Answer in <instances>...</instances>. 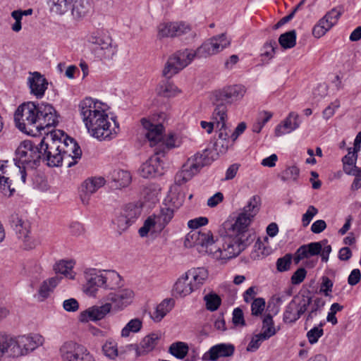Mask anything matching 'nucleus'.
<instances>
[{
  "label": "nucleus",
  "mask_w": 361,
  "mask_h": 361,
  "mask_svg": "<svg viewBox=\"0 0 361 361\" xmlns=\"http://www.w3.org/2000/svg\"><path fill=\"white\" fill-rule=\"evenodd\" d=\"M234 142L231 140H216L214 145V149L215 152L219 154H225L230 147L233 145Z\"/></svg>",
  "instance_id": "57"
},
{
  "label": "nucleus",
  "mask_w": 361,
  "mask_h": 361,
  "mask_svg": "<svg viewBox=\"0 0 361 361\" xmlns=\"http://www.w3.org/2000/svg\"><path fill=\"white\" fill-rule=\"evenodd\" d=\"M0 336L4 338V341L0 344V348L1 347L4 348L3 354L6 352L10 356L16 357L34 351L44 343V338L39 334H30L15 338H8L7 335L0 331Z\"/></svg>",
  "instance_id": "5"
},
{
  "label": "nucleus",
  "mask_w": 361,
  "mask_h": 361,
  "mask_svg": "<svg viewBox=\"0 0 361 361\" xmlns=\"http://www.w3.org/2000/svg\"><path fill=\"white\" fill-rule=\"evenodd\" d=\"M310 299L300 298L298 302L292 300L286 306L283 312V321L286 323L295 322L302 314L308 311Z\"/></svg>",
  "instance_id": "20"
},
{
  "label": "nucleus",
  "mask_w": 361,
  "mask_h": 361,
  "mask_svg": "<svg viewBox=\"0 0 361 361\" xmlns=\"http://www.w3.org/2000/svg\"><path fill=\"white\" fill-rule=\"evenodd\" d=\"M102 352L106 357L116 359L118 354L117 343L111 339L107 340L102 345Z\"/></svg>",
  "instance_id": "48"
},
{
  "label": "nucleus",
  "mask_w": 361,
  "mask_h": 361,
  "mask_svg": "<svg viewBox=\"0 0 361 361\" xmlns=\"http://www.w3.org/2000/svg\"><path fill=\"white\" fill-rule=\"evenodd\" d=\"M114 223L116 225L120 233L127 230L128 227L132 225L129 222V220L126 219V216H124L122 212L115 219Z\"/></svg>",
  "instance_id": "58"
},
{
  "label": "nucleus",
  "mask_w": 361,
  "mask_h": 361,
  "mask_svg": "<svg viewBox=\"0 0 361 361\" xmlns=\"http://www.w3.org/2000/svg\"><path fill=\"white\" fill-rule=\"evenodd\" d=\"M259 197L255 195L250 198L235 223L226 228V234L216 240V245L214 247L213 234L207 229L190 232L185 237V246L197 247L199 252H209L215 259L222 263L236 257L250 243L247 228L259 211Z\"/></svg>",
  "instance_id": "1"
},
{
  "label": "nucleus",
  "mask_w": 361,
  "mask_h": 361,
  "mask_svg": "<svg viewBox=\"0 0 361 361\" xmlns=\"http://www.w3.org/2000/svg\"><path fill=\"white\" fill-rule=\"evenodd\" d=\"M57 140L60 145L63 162L67 165V167H71L76 164L82 155V150L76 141L65 133L64 136Z\"/></svg>",
  "instance_id": "16"
},
{
  "label": "nucleus",
  "mask_w": 361,
  "mask_h": 361,
  "mask_svg": "<svg viewBox=\"0 0 361 361\" xmlns=\"http://www.w3.org/2000/svg\"><path fill=\"white\" fill-rule=\"evenodd\" d=\"M74 0H49L48 4L52 13L62 15L68 11Z\"/></svg>",
  "instance_id": "40"
},
{
  "label": "nucleus",
  "mask_w": 361,
  "mask_h": 361,
  "mask_svg": "<svg viewBox=\"0 0 361 361\" xmlns=\"http://www.w3.org/2000/svg\"><path fill=\"white\" fill-rule=\"evenodd\" d=\"M190 29L189 24H159L158 35L161 37H173L185 34Z\"/></svg>",
  "instance_id": "29"
},
{
  "label": "nucleus",
  "mask_w": 361,
  "mask_h": 361,
  "mask_svg": "<svg viewBox=\"0 0 361 361\" xmlns=\"http://www.w3.org/2000/svg\"><path fill=\"white\" fill-rule=\"evenodd\" d=\"M174 300L171 298L165 299L159 303L151 314V318L155 322H159L173 309Z\"/></svg>",
  "instance_id": "34"
},
{
  "label": "nucleus",
  "mask_w": 361,
  "mask_h": 361,
  "mask_svg": "<svg viewBox=\"0 0 361 361\" xmlns=\"http://www.w3.org/2000/svg\"><path fill=\"white\" fill-rule=\"evenodd\" d=\"M107 181L112 188L121 189L130 184L131 176L127 171L120 169H114L109 173Z\"/></svg>",
  "instance_id": "28"
},
{
  "label": "nucleus",
  "mask_w": 361,
  "mask_h": 361,
  "mask_svg": "<svg viewBox=\"0 0 361 361\" xmlns=\"http://www.w3.org/2000/svg\"><path fill=\"white\" fill-rule=\"evenodd\" d=\"M42 157L39 144L25 140L16 149L13 161L19 169H35L39 165Z\"/></svg>",
  "instance_id": "8"
},
{
  "label": "nucleus",
  "mask_w": 361,
  "mask_h": 361,
  "mask_svg": "<svg viewBox=\"0 0 361 361\" xmlns=\"http://www.w3.org/2000/svg\"><path fill=\"white\" fill-rule=\"evenodd\" d=\"M298 118L299 116L298 114L290 112L283 122L276 127L275 135L279 137L283 135L290 133L297 129L300 126Z\"/></svg>",
  "instance_id": "30"
},
{
  "label": "nucleus",
  "mask_w": 361,
  "mask_h": 361,
  "mask_svg": "<svg viewBox=\"0 0 361 361\" xmlns=\"http://www.w3.org/2000/svg\"><path fill=\"white\" fill-rule=\"evenodd\" d=\"M10 224L15 231L18 238L23 242L24 248H33L35 247V243L30 235V222L16 214L11 216Z\"/></svg>",
  "instance_id": "17"
},
{
  "label": "nucleus",
  "mask_w": 361,
  "mask_h": 361,
  "mask_svg": "<svg viewBox=\"0 0 361 361\" xmlns=\"http://www.w3.org/2000/svg\"><path fill=\"white\" fill-rule=\"evenodd\" d=\"M169 352L176 358L183 359L188 353V345L183 342H176L170 345Z\"/></svg>",
  "instance_id": "44"
},
{
  "label": "nucleus",
  "mask_w": 361,
  "mask_h": 361,
  "mask_svg": "<svg viewBox=\"0 0 361 361\" xmlns=\"http://www.w3.org/2000/svg\"><path fill=\"white\" fill-rule=\"evenodd\" d=\"M64 136V132L61 130H54L47 133V136L39 142L40 151L42 153V159L47 161L51 167H58L63 164V157L60 151L58 139Z\"/></svg>",
  "instance_id": "7"
},
{
  "label": "nucleus",
  "mask_w": 361,
  "mask_h": 361,
  "mask_svg": "<svg viewBox=\"0 0 361 361\" xmlns=\"http://www.w3.org/2000/svg\"><path fill=\"white\" fill-rule=\"evenodd\" d=\"M333 286V281L329 277L324 276L322 277L319 291L325 296H329L332 292Z\"/></svg>",
  "instance_id": "59"
},
{
  "label": "nucleus",
  "mask_w": 361,
  "mask_h": 361,
  "mask_svg": "<svg viewBox=\"0 0 361 361\" xmlns=\"http://www.w3.org/2000/svg\"><path fill=\"white\" fill-rule=\"evenodd\" d=\"M37 105L30 102L19 106L14 115L16 126L21 131H27V126L37 129Z\"/></svg>",
  "instance_id": "14"
},
{
  "label": "nucleus",
  "mask_w": 361,
  "mask_h": 361,
  "mask_svg": "<svg viewBox=\"0 0 361 361\" xmlns=\"http://www.w3.org/2000/svg\"><path fill=\"white\" fill-rule=\"evenodd\" d=\"M83 292L90 297H96L99 289L114 290L120 286L121 277L114 270L86 269L84 271Z\"/></svg>",
  "instance_id": "3"
},
{
  "label": "nucleus",
  "mask_w": 361,
  "mask_h": 361,
  "mask_svg": "<svg viewBox=\"0 0 361 361\" xmlns=\"http://www.w3.org/2000/svg\"><path fill=\"white\" fill-rule=\"evenodd\" d=\"M276 333V331L274 326L272 316L270 314H267L264 316L262 321V330L261 334H265L269 339L271 336H274Z\"/></svg>",
  "instance_id": "49"
},
{
  "label": "nucleus",
  "mask_w": 361,
  "mask_h": 361,
  "mask_svg": "<svg viewBox=\"0 0 361 361\" xmlns=\"http://www.w3.org/2000/svg\"><path fill=\"white\" fill-rule=\"evenodd\" d=\"M324 323H320L319 326H314L307 333V338L310 344H314L317 343L319 338H321L324 334V330L322 326Z\"/></svg>",
  "instance_id": "52"
},
{
  "label": "nucleus",
  "mask_w": 361,
  "mask_h": 361,
  "mask_svg": "<svg viewBox=\"0 0 361 361\" xmlns=\"http://www.w3.org/2000/svg\"><path fill=\"white\" fill-rule=\"evenodd\" d=\"M209 154V151L205 150L188 158L181 170L176 174L175 182L178 185L183 184L197 174L203 166L210 164L212 160Z\"/></svg>",
  "instance_id": "10"
},
{
  "label": "nucleus",
  "mask_w": 361,
  "mask_h": 361,
  "mask_svg": "<svg viewBox=\"0 0 361 361\" xmlns=\"http://www.w3.org/2000/svg\"><path fill=\"white\" fill-rule=\"evenodd\" d=\"M322 242H314L299 247L293 255V261L298 264L300 261L317 257L322 251Z\"/></svg>",
  "instance_id": "26"
},
{
  "label": "nucleus",
  "mask_w": 361,
  "mask_h": 361,
  "mask_svg": "<svg viewBox=\"0 0 361 361\" xmlns=\"http://www.w3.org/2000/svg\"><path fill=\"white\" fill-rule=\"evenodd\" d=\"M204 300L206 302L207 309L212 312L216 310L221 302L220 297L214 293L205 295Z\"/></svg>",
  "instance_id": "53"
},
{
  "label": "nucleus",
  "mask_w": 361,
  "mask_h": 361,
  "mask_svg": "<svg viewBox=\"0 0 361 361\" xmlns=\"http://www.w3.org/2000/svg\"><path fill=\"white\" fill-rule=\"evenodd\" d=\"M180 204V202L177 204H173L171 202L169 204H165L161 207L159 213L153 214L147 218L143 226L138 231L139 235L143 238L148 235H156L159 234L173 219L175 210Z\"/></svg>",
  "instance_id": "6"
},
{
  "label": "nucleus",
  "mask_w": 361,
  "mask_h": 361,
  "mask_svg": "<svg viewBox=\"0 0 361 361\" xmlns=\"http://www.w3.org/2000/svg\"><path fill=\"white\" fill-rule=\"evenodd\" d=\"M60 279L58 276L50 278L44 281L39 286L37 292V298L40 301L47 299L59 284Z\"/></svg>",
  "instance_id": "37"
},
{
  "label": "nucleus",
  "mask_w": 361,
  "mask_h": 361,
  "mask_svg": "<svg viewBox=\"0 0 361 361\" xmlns=\"http://www.w3.org/2000/svg\"><path fill=\"white\" fill-rule=\"evenodd\" d=\"M318 213V209L314 206H309L306 212L302 215V226L306 227L307 226L313 217L317 215Z\"/></svg>",
  "instance_id": "60"
},
{
  "label": "nucleus",
  "mask_w": 361,
  "mask_h": 361,
  "mask_svg": "<svg viewBox=\"0 0 361 361\" xmlns=\"http://www.w3.org/2000/svg\"><path fill=\"white\" fill-rule=\"evenodd\" d=\"M107 106L91 97L80 102L79 110L88 133L97 140H110L116 137L119 124L106 113Z\"/></svg>",
  "instance_id": "2"
},
{
  "label": "nucleus",
  "mask_w": 361,
  "mask_h": 361,
  "mask_svg": "<svg viewBox=\"0 0 361 361\" xmlns=\"http://www.w3.org/2000/svg\"><path fill=\"white\" fill-rule=\"evenodd\" d=\"M111 310V304L106 302L101 306H93L80 312L79 320L81 322L97 321L103 319Z\"/></svg>",
  "instance_id": "27"
},
{
  "label": "nucleus",
  "mask_w": 361,
  "mask_h": 361,
  "mask_svg": "<svg viewBox=\"0 0 361 361\" xmlns=\"http://www.w3.org/2000/svg\"><path fill=\"white\" fill-rule=\"evenodd\" d=\"M231 40L225 33L214 36L204 41L195 50L190 49L195 59H206L217 54L230 45Z\"/></svg>",
  "instance_id": "12"
},
{
  "label": "nucleus",
  "mask_w": 361,
  "mask_h": 361,
  "mask_svg": "<svg viewBox=\"0 0 361 361\" xmlns=\"http://www.w3.org/2000/svg\"><path fill=\"white\" fill-rule=\"evenodd\" d=\"M292 259L291 254H286L283 257H280L276 261V268L279 271L283 272L290 269Z\"/></svg>",
  "instance_id": "55"
},
{
  "label": "nucleus",
  "mask_w": 361,
  "mask_h": 361,
  "mask_svg": "<svg viewBox=\"0 0 361 361\" xmlns=\"http://www.w3.org/2000/svg\"><path fill=\"white\" fill-rule=\"evenodd\" d=\"M185 274L196 290L205 283L209 276L207 269L202 267L191 268Z\"/></svg>",
  "instance_id": "31"
},
{
  "label": "nucleus",
  "mask_w": 361,
  "mask_h": 361,
  "mask_svg": "<svg viewBox=\"0 0 361 361\" xmlns=\"http://www.w3.org/2000/svg\"><path fill=\"white\" fill-rule=\"evenodd\" d=\"M7 161H0V190L7 197H11L15 192V188L11 187V181L6 177Z\"/></svg>",
  "instance_id": "35"
},
{
  "label": "nucleus",
  "mask_w": 361,
  "mask_h": 361,
  "mask_svg": "<svg viewBox=\"0 0 361 361\" xmlns=\"http://www.w3.org/2000/svg\"><path fill=\"white\" fill-rule=\"evenodd\" d=\"M217 129V139L223 140H231V130L227 124L216 126Z\"/></svg>",
  "instance_id": "62"
},
{
  "label": "nucleus",
  "mask_w": 361,
  "mask_h": 361,
  "mask_svg": "<svg viewBox=\"0 0 361 361\" xmlns=\"http://www.w3.org/2000/svg\"><path fill=\"white\" fill-rule=\"evenodd\" d=\"M133 297L134 293L132 290L124 288L109 293L106 296V300L111 304V308L122 310L132 302Z\"/></svg>",
  "instance_id": "21"
},
{
  "label": "nucleus",
  "mask_w": 361,
  "mask_h": 361,
  "mask_svg": "<svg viewBox=\"0 0 361 361\" xmlns=\"http://www.w3.org/2000/svg\"><path fill=\"white\" fill-rule=\"evenodd\" d=\"M74 262L71 260H61L57 262L54 266V270L58 274L64 275L66 278L73 279L75 273L73 271Z\"/></svg>",
  "instance_id": "41"
},
{
  "label": "nucleus",
  "mask_w": 361,
  "mask_h": 361,
  "mask_svg": "<svg viewBox=\"0 0 361 361\" xmlns=\"http://www.w3.org/2000/svg\"><path fill=\"white\" fill-rule=\"evenodd\" d=\"M357 154L352 152V147L348 149V154L342 158L343 170L346 174H353L355 171L358 170L356 166Z\"/></svg>",
  "instance_id": "38"
},
{
  "label": "nucleus",
  "mask_w": 361,
  "mask_h": 361,
  "mask_svg": "<svg viewBox=\"0 0 361 361\" xmlns=\"http://www.w3.org/2000/svg\"><path fill=\"white\" fill-rule=\"evenodd\" d=\"M276 49L277 44L275 41H269L264 44L260 55L263 63H268L274 58Z\"/></svg>",
  "instance_id": "43"
},
{
  "label": "nucleus",
  "mask_w": 361,
  "mask_h": 361,
  "mask_svg": "<svg viewBox=\"0 0 361 361\" xmlns=\"http://www.w3.org/2000/svg\"><path fill=\"white\" fill-rule=\"evenodd\" d=\"M62 361H96L94 357L83 345L73 341H67L59 348Z\"/></svg>",
  "instance_id": "13"
},
{
  "label": "nucleus",
  "mask_w": 361,
  "mask_h": 361,
  "mask_svg": "<svg viewBox=\"0 0 361 361\" xmlns=\"http://www.w3.org/2000/svg\"><path fill=\"white\" fill-rule=\"evenodd\" d=\"M307 271L305 268L300 267L291 276V283L293 285H298L301 283L305 279Z\"/></svg>",
  "instance_id": "64"
},
{
  "label": "nucleus",
  "mask_w": 361,
  "mask_h": 361,
  "mask_svg": "<svg viewBox=\"0 0 361 361\" xmlns=\"http://www.w3.org/2000/svg\"><path fill=\"white\" fill-rule=\"evenodd\" d=\"M157 94L164 97H171L177 95L180 92L178 88L168 80L161 81L157 88Z\"/></svg>",
  "instance_id": "39"
},
{
  "label": "nucleus",
  "mask_w": 361,
  "mask_h": 361,
  "mask_svg": "<svg viewBox=\"0 0 361 361\" xmlns=\"http://www.w3.org/2000/svg\"><path fill=\"white\" fill-rule=\"evenodd\" d=\"M301 298L310 299V310L306 315V322L312 321L322 311L325 302L322 298L318 297L313 298L310 295H302Z\"/></svg>",
  "instance_id": "36"
},
{
  "label": "nucleus",
  "mask_w": 361,
  "mask_h": 361,
  "mask_svg": "<svg viewBox=\"0 0 361 361\" xmlns=\"http://www.w3.org/2000/svg\"><path fill=\"white\" fill-rule=\"evenodd\" d=\"M341 12L338 8H333L329 11L320 20L319 23H333L338 20Z\"/></svg>",
  "instance_id": "61"
},
{
  "label": "nucleus",
  "mask_w": 361,
  "mask_h": 361,
  "mask_svg": "<svg viewBox=\"0 0 361 361\" xmlns=\"http://www.w3.org/2000/svg\"><path fill=\"white\" fill-rule=\"evenodd\" d=\"M280 45L284 49H290L296 44V32L295 30L286 32L279 38Z\"/></svg>",
  "instance_id": "46"
},
{
  "label": "nucleus",
  "mask_w": 361,
  "mask_h": 361,
  "mask_svg": "<svg viewBox=\"0 0 361 361\" xmlns=\"http://www.w3.org/2000/svg\"><path fill=\"white\" fill-rule=\"evenodd\" d=\"M245 93V88L240 85L225 87L221 90H215L212 93L214 98L223 103L231 104L241 99Z\"/></svg>",
  "instance_id": "19"
},
{
  "label": "nucleus",
  "mask_w": 361,
  "mask_h": 361,
  "mask_svg": "<svg viewBox=\"0 0 361 361\" xmlns=\"http://www.w3.org/2000/svg\"><path fill=\"white\" fill-rule=\"evenodd\" d=\"M235 347L231 343H219L213 345L202 355L204 361H216L220 357H231L233 355Z\"/></svg>",
  "instance_id": "24"
},
{
  "label": "nucleus",
  "mask_w": 361,
  "mask_h": 361,
  "mask_svg": "<svg viewBox=\"0 0 361 361\" xmlns=\"http://www.w3.org/2000/svg\"><path fill=\"white\" fill-rule=\"evenodd\" d=\"M267 340H268V338L265 334L259 333L254 335L247 345V350L250 352L256 351L259 348L262 342Z\"/></svg>",
  "instance_id": "51"
},
{
  "label": "nucleus",
  "mask_w": 361,
  "mask_h": 361,
  "mask_svg": "<svg viewBox=\"0 0 361 361\" xmlns=\"http://www.w3.org/2000/svg\"><path fill=\"white\" fill-rule=\"evenodd\" d=\"M27 84L31 94L37 99H42L48 88V81L45 77L39 72L30 73L27 79Z\"/></svg>",
  "instance_id": "22"
},
{
  "label": "nucleus",
  "mask_w": 361,
  "mask_h": 361,
  "mask_svg": "<svg viewBox=\"0 0 361 361\" xmlns=\"http://www.w3.org/2000/svg\"><path fill=\"white\" fill-rule=\"evenodd\" d=\"M334 24H315L312 28V34L315 37H322L329 30Z\"/></svg>",
  "instance_id": "63"
},
{
  "label": "nucleus",
  "mask_w": 361,
  "mask_h": 361,
  "mask_svg": "<svg viewBox=\"0 0 361 361\" xmlns=\"http://www.w3.org/2000/svg\"><path fill=\"white\" fill-rule=\"evenodd\" d=\"M272 114L268 111L261 113L257 118V122L252 126V130L259 133L264 125L271 119Z\"/></svg>",
  "instance_id": "54"
},
{
  "label": "nucleus",
  "mask_w": 361,
  "mask_h": 361,
  "mask_svg": "<svg viewBox=\"0 0 361 361\" xmlns=\"http://www.w3.org/2000/svg\"><path fill=\"white\" fill-rule=\"evenodd\" d=\"M265 300L262 298H255L251 305L252 314L254 316L262 315L265 308Z\"/></svg>",
  "instance_id": "56"
},
{
  "label": "nucleus",
  "mask_w": 361,
  "mask_h": 361,
  "mask_svg": "<svg viewBox=\"0 0 361 361\" xmlns=\"http://www.w3.org/2000/svg\"><path fill=\"white\" fill-rule=\"evenodd\" d=\"M160 152V151H154V154L142 164L140 169L141 176L149 178L162 174L163 167L159 157Z\"/></svg>",
  "instance_id": "23"
},
{
  "label": "nucleus",
  "mask_w": 361,
  "mask_h": 361,
  "mask_svg": "<svg viewBox=\"0 0 361 361\" xmlns=\"http://www.w3.org/2000/svg\"><path fill=\"white\" fill-rule=\"evenodd\" d=\"M129 222L133 224L141 214L142 209L133 204L126 205L121 212Z\"/></svg>",
  "instance_id": "45"
},
{
  "label": "nucleus",
  "mask_w": 361,
  "mask_h": 361,
  "mask_svg": "<svg viewBox=\"0 0 361 361\" xmlns=\"http://www.w3.org/2000/svg\"><path fill=\"white\" fill-rule=\"evenodd\" d=\"M140 123L146 130L145 137L151 147H156L154 151H160V154H165V149L178 147L182 144V137L174 133H169L164 139V126L160 122H154L153 118H142Z\"/></svg>",
  "instance_id": "4"
},
{
  "label": "nucleus",
  "mask_w": 361,
  "mask_h": 361,
  "mask_svg": "<svg viewBox=\"0 0 361 361\" xmlns=\"http://www.w3.org/2000/svg\"><path fill=\"white\" fill-rule=\"evenodd\" d=\"M209 154V151L205 150L188 158L181 170L176 174L175 182L178 185L183 184L197 174L203 166L210 164L212 160Z\"/></svg>",
  "instance_id": "11"
},
{
  "label": "nucleus",
  "mask_w": 361,
  "mask_h": 361,
  "mask_svg": "<svg viewBox=\"0 0 361 361\" xmlns=\"http://www.w3.org/2000/svg\"><path fill=\"white\" fill-rule=\"evenodd\" d=\"M142 326V321L135 318L130 320L121 330V336L128 337L130 333H137Z\"/></svg>",
  "instance_id": "47"
},
{
  "label": "nucleus",
  "mask_w": 361,
  "mask_h": 361,
  "mask_svg": "<svg viewBox=\"0 0 361 361\" xmlns=\"http://www.w3.org/2000/svg\"><path fill=\"white\" fill-rule=\"evenodd\" d=\"M190 49L179 50L171 56L163 70V75L167 78H171L193 61Z\"/></svg>",
  "instance_id": "15"
},
{
  "label": "nucleus",
  "mask_w": 361,
  "mask_h": 361,
  "mask_svg": "<svg viewBox=\"0 0 361 361\" xmlns=\"http://www.w3.org/2000/svg\"><path fill=\"white\" fill-rule=\"evenodd\" d=\"M300 170L295 166H291L287 167L284 171L279 175L281 179L283 181L288 180H296L299 176Z\"/></svg>",
  "instance_id": "50"
},
{
  "label": "nucleus",
  "mask_w": 361,
  "mask_h": 361,
  "mask_svg": "<svg viewBox=\"0 0 361 361\" xmlns=\"http://www.w3.org/2000/svg\"><path fill=\"white\" fill-rule=\"evenodd\" d=\"M37 124L38 132L55 126L58 123V116L54 108L49 104H41L37 105Z\"/></svg>",
  "instance_id": "18"
},
{
  "label": "nucleus",
  "mask_w": 361,
  "mask_h": 361,
  "mask_svg": "<svg viewBox=\"0 0 361 361\" xmlns=\"http://www.w3.org/2000/svg\"><path fill=\"white\" fill-rule=\"evenodd\" d=\"M195 290L189 279L185 277V274H184L177 279L172 291L175 297L183 298L190 295Z\"/></svg>",
  "instance_id": "32"
},
{
  "label": "nucleus",
  "mask_w": 361,
  "mask_h": 361,
  "mask_svg": "<svg viewBox=\"0 0 361 361\" xmlns=\"http://www.w3.org/2000/svg\"><path fill=\"white\" fill-rule=\"evenodd\" d=\"M88 41L95 45L92 52L99 60L110 61L117 53V46L113 44L111 37L104 30L92 32L88 36Z\"/></svg>",
  "instance_id": "9"
},
{
  "label": "nucleus",
  "mask_w": 361,
  "mask_h": 361,
  "mask_svg": "<svg viewBox=\"0 0 361 361\" xmlns=\"http://www.w3.org/2000/svg\"><path fill=\"white\" fill-rule=\"evenodd\" d=\"M161 335L158 333H152L146 336L141 341V348L145 353H149L153 350L158 345Z\"/></svg>",
  "instance_id": "42"
},
{
  "label": "nucleus",
  "mask_w": 361,
  "mask_h": 361,
  "mask_svg": "<svg viewBox=\"0 0 361 361\" xmlns=\"http://www.w3.org/2000/svg\"><path fill=\"white\" fill-rule=\"evenodd\" d=\"M211 101L214 106L212 113V121L216 123V126L226 124L227 121V105L220 101L216 100L214 97L212 95Z\"/></svg>",
  "instance_id": "33"
},
{
  "label": "nucleus",
  "mask_w": 361,
  "mask_h": 361,
  "mask_svg": "<svg viewBox=\"0 0 361 361\" xmlns=\"http://www.w3.org/2000/svg\"><path fill=\"white\" fill-rule=\"evenodd\" d=\"M106 180L102 176L91 177L86 179L82 184L81 200L83 204L89 203L90 197L104 186Z\"/></svg>",
  "instance_id": "25"
}]
</instances>
